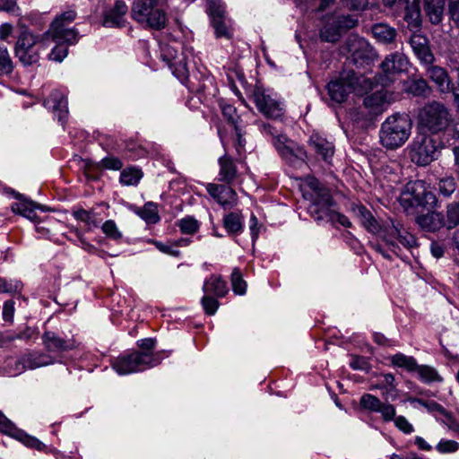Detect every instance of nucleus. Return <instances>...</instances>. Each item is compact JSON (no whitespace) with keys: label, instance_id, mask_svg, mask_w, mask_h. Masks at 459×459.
Segmentation results:
<instances>
[{"label":"nucleus","instance_id":"1","mask_svg":"<svg viewBox=\"0 0 459 459\" xmlns=\"http://www.w3.org/2000/svg\"><path fill=\"white\" fill-rule=\"evenodd\" d=\"M303 197L309 201L307 212L315 221L330 222L333 227L337 225L351 227L350 220L345 215L333 210L334 202L330 190L316 178H306Z\"/></svg>","mask_w":459,"mask_h":459},{"label":"nucleus","instance_id":"2","mask_svg":"<svg viewBox=\"0 0 459 459\" xmlns=\"http://www.w3.org/2000/svg\"><path fill=\"white\" fill-rule=\"evenodd\" d=\"M411 130V121L407 114L390 116L381 126V143L388 149H396L408 140Z\"/></svg>","mask_w":459,"mask_h":459},{"label":"nucleus","instance_id":"3","mask_svg":"<svg viewBox=\"0 0 459 459\" xmlns=\"http://www.w3.org/2000/svg\"><path fill=\"white\" fill-rule=\"evenodd\" d=\"M44 35L32 33L22 29L14 45V56L24 66L37 64L40 59V51L45 49Z\"/></svg>","mask_w":459,"mask_h":459},{"label":"nucleus","instance_id":"4","mask_svg":"<svg viewBox=\"0 0 459 459\" xmlns=\"http://www.w3.org/2000/svg\"><path fill=\"white\" fill-rule=\"evenodd\" d=\"M453 122V116L448 108L433 100L427 103L419 112V125L431 134L446 131Z\"/></svg>","mask_w":459,"mask_h":459},{"label":"nucleus","instance_id":"5","mask_svg":"<svg viewBox=\"0 0 459 459\" xmlns=\"http://www.w3.org/2000/svg\"><path fill=\"white\" fill-rule=\"evenodd\" d=\"M161 361L160 353L134 352L117 357L112 361V368L119 375H127L155 367Z\"/></svg>","mask_w":459,"mask_h":459},{"label":"nucleus","instance_id":"6","mask_svg":"<svg viewBox=\"0 0 459 459\" xmlns=\"http://www.w3.org/2000/svg\"><path fill=\"white\" fill-rule=\"evenodd\" d=\"M131 16L143 26L161 30L166 25V14L158 7L156 0H134Z\"/></svg>","mask_w":459,"mask_h":459},{"label":"nucleus","instance_id":"7","mask_svg":"<svg viewBox=\"0 0 459 459\" xmlns=\"http://www.w3.org/2000/svg\"><path fill=\"white\" fill-rule=\"evenodd\" d=\"M442 147L441 142L433 136L418 134L411 144V159L419 166H427L438 158Z\"/></svg>","mask_w":459,"mask_h":459},{"label":"nucleus","instance_id":"8","mask_svg":"<svg viewBox=\"0 0 459 459\" xmlns=\"http://www.w3.org/2000/svg\"><path fill=\"white\" fill-rule=\"evenodd\" d=\"M436 202V195L426 190L422 180L407 183L400 196V204L406 211L412 207L431 206Z\"/></svg>","mask_w":459,"mask_h":459},{"label":"nucleus","instance_id":"9","mask_svg":"<svg viewBox=\"0 0 459 459\" xmlns=\"http://www.w3.org/2000/svg\"><path fill=\"white\" fill-rule=\"evenodd\" d=\"M75 17L76 13L74 10L64 12L54 20L44 36L46 39L51 38L54 42L75 44L78 39V32L74 28L69 27Z\"/></svg>","mask_w":459,"mask_h":459},{"label":"nucleus","instance_id":"10","mask_svg":"<svg viewBox=\"0 0 459 459\" xmlns=\"http://www.w3.org/2000/svg\"><path fill=\"white\" fill-rule=\"evenodd\" d=\"M273 143L280 155L290 165L295 167L305 165V159L307 157L305 150L290 140L286 135L277 134Z\"/></svg>","mask_w":459,"mask_h":459},{"label":"nucleus","instance_id":"11","mask_svg":"<svg viewBox=\"0 0 459 459\" xmlns=\"http://www.w3.org/2000/svg\"><path fill=\"white\" fill-rule=\"evenodd\" d=\"M358 23L351 15H339L327 20L320 30V38L323 41L336 42L342 33L354 28Z\"/></svg>","mask_w":459,"mask_h":459},{"label":"nucleus","instance_id":"12","mask_svg":"<svg viewBox=\"0 0 459 459\" xmlns=\"http://www.w3.org/2000/svg\"><path fill=\"white\" fill-rule=\"evenodd\" d=\"M361 83L360 79L352 74H347L335 81H332L327 84V91L331 100L342 103L347 100L351 92H357V84Z\"/></svg>","mask_w":459,"mask_h":459},{"label":"nucleus","instance_id":"13","mask_svg":"<svg viewBox=\"0 0 459 459\" xmlns=\"http://www.w3.org/2000/svg\"><path fill=\"white\" fill-rule=\"evenodd\" d=\"M254 102L258 110L270 118H280L283 115V105L273 94L255 89L253 94Z\"/></svg>","mask_w":459,"mask_h":459},{"label":"nucleus","instance_id":"14","mask_svg":"<svg viewBox=\"0 0 459 459\" xmlns=\"http://www.w3.org/2000/svg\"><path fill=\"white\" fill-rule=\"evenodd\" d=\"M426 74L433 82L441 93H452L455 102V93H459V88L452 83L447 71L438 65H426Z\"/></svg>","mask_w":459,"mask_h":459},{"label":"nucleus","instance_id":"15","mask_svg":"<svg viewBox=\"0 0 459 459\" xmlns=\"http://www.w3.org/2000/svg\"><path fill=\"white\" fill-rule=\"evenodd\" d=\"M390 100L385 91H377L367 95L363 100V108L371 118L382 114L388 107Z\"/></svg>","mask_w":459,"mask_h":459},{"label":"nucleus","instance_id":"16","mask_svg":"<svg viewBox=\"0 0 459 459\" xmlns=\"http://www.w3.org/2000/svg\"><path fill=\"white\" fill-rule=\"evenodd\" d=\"M108 209V204L106 203H100L91 211L82 208H78L73 211V215L77 221H81L89 227H98L103 221V214Z\"/></svg>","mask_w":459,"mask_h":459},{"label":"nucleus","instance_id":"17","mask_svg":"<svg viewBox=\"0 0 459 459\" xmlns=\"http://www.w3.org/2000/svg\"><path fill=\"white\" fill-rule=\"evenodd\" d=\"M206 190L214 200L224 207H231L237 202V194L228 184L217 185L209 183L206 185Z\"/></svg>","mask_w":459,"mask_h":459},{"label":"nucleus","instance_id":"18","mask_svg":"<svg viewBox=\"0 0 459 459\" xmlns=\"http://www.w3.org/2000/svg\"><path fill=\"white\" fill-rule=\"evenodd\" d=\"M127 11L128 7L124 1H116L114 6L104 13L103 25L108 28L124 27Z\"/></svg>","mask_w":459,"mask_h":459},{"label":"nucleus","instance_id":"19","mask_svg":"<svg viewBox=\"0 0 459 459\" xmlns=\"http://www.w3.org/2000/svg\"><path fill=\"white\" fill-rule=\"evenodd\" d=\"M410 44L413 53L422 65H431L435 56L430 50L429 42L427 37L421 34H413L410 39Z\"/></svg>","mask_w":459,"mask_h":459},{"label":"nucleus","instance_id":"20","mask_svg":"<svg viewBox=\"0 0 459 459\" xmlns=\"http://www.w3.org/2000/svg\"><path fill=\"white\" fill-rule=\"evenodd\" d=\"M16 198L19 200V202L12 205V210L14 212L22 215L23 217L27 218L31 221L39 222L40 220L37 214V210L45 212L47 211V208L42 205L37 204L32 201H29L25 198H22V195L21 194H18L16 195Z\"/></svg>","mask_w":459,"mask_h":459},{"label":"nucleus","instance_id":"21","mask_svg":"<svg viewBox=\"0 0 459 459\" xmlns=\"http://www.w3.org/2000/svg\"><path fill=\"white\" fill-rule=\"evenodd\" d=\"M408 65L407 57L403 53L395 52L385 56L381 68L385 74H394L405 72Z\"/></svg>","mask_w":459,"mask_h":459},{"label":"nucleus","instance_id":"22","mask_svg":"<svg viewBox=\"0 0 459 459\" xmlns=\"http://www.w3.org/2000/svg\"><path fill=\"white\" fill-rule=\"evenodd\" d=\"M42 341L47 351L50 352H63L70 351L75 346L73 340L63 339L54 332H45Z\"/></svg>","mask_w":459,"mask_h":459},{"label":"nucleus","instance_id":"23","mask_svg":"<svg viewBox=\"0 0 459 459\" xmlns=\"http://www.w3.org/2000/svg\"><path fill=\"white\" fill-rule=\"evenodd\" d=\"M45 105L52 108L53 112L57 114L58 120L64 123L68 114V102L65 96L58 91H53L48 99L45 101Z\"/></svg>","mask_w":459,"mask_h":459},{"label":"nucleus","instance_id":"24","mask_svg":"<svg viewBox=\"0 0 459 459\" xmlns=\"http://www.w3.org/2000/svg\"><path fill=\"white\" fill-rule=\"evenodd\" d=\"M54 362L55 360L50 355L43 352L29 353L18 360V363L22 364V369H35L51 365Z\"/></svg>","mask_w":459,"mask_h":459},{"label":"nucleus","instance_id":"25","mask_svg":"<svg viewBox=\"0 0 459 459\" xmlns=\"http://www.w3.org/2000/svg\"><path fill=\"white\" fill-rule=\"evenodd\" d=\"M218 163L220 166L219 169V180L225 184H231L238 176L237 166L231 157L225 154L219 158Z\"/></svg>","mask_w":459,"mask_h":459},{"label":"nucleus","instance_id":"26","mask_svg":"<svg viewBox=\"0 0 459 459\" xmlns=\"http://www.w3.org/2000/svg\"><path fill=\"white\" fill-rule=\"evenodd\" d=\"M309 143L315 152L320 155L324 160L329 161V160L332 159L334 147L331 142L317 134H314L311 135Z\"/></svg>","mask_w":459,"mask_h":459},{"label":"nucleus","instance_id":"27","mask_svg":"<svg viewBox=\"0 0 459 459\" xmlns=\"http://www.w3.org/2000/svg\"><path fill=\"white\" fill-rule=\"evenodd\" d=\"M203 290L206 295L212 294L216 298H222L229 291L226 281L219 275L210 276L204 281Z\"/></svg>","mask_w":459,"mask_h":459},{"label":"nucleus","instance_id":"28","mask_svg":"<svg viewBox=\"0 0 459 459\" xmlns=\"http://www.w3.org/2000/svg\"><path fill=\"white\" fill-rule=\"evenodd\" d=\"M212 18V24L215 30L217 38L224 37L226 39L230 38V32L224 22V8L219 6L217 9L212 5V13H209Z\"/></svg>","mask_w":459,"mask_h":459},{"label":"nucleus","instance_id":"29","mask_svg":"<svg viewBox=\"0 0 459 459\" xmlns=\"http://www.w3.org/2000/svg\"><path fill=\"white\" fill-rule=\"evenodd\" d=\"M374 38L382 44H391L395 41L397 31L387 23L380 22L372 27Z\"/></svg>","mask_w":459,"mask_h":459},{"label":"nucleus","instance_id":"30","mask_svg":"<svg viewBox=\"0 0 459 459\" xmlns=\"http://www.w3.org/2000/svg\"><path fill=\"white\" fill-rule=\"evenodd\" d=\"M416 221L422 229L440 230L446 226L444 217L439 212H428L417 217Z\"/></svg>","mask_w":459,"mask_h":459},{"label":"nucleus","instance_id":"31","mask_svg":"<svg viewBox=\"0 0 459 459\" xmlns=\"http://www.w3.org/2000/svg\"><path fill=\"white\" fill-rule=\"evenodd\" d=\"M405 92L418 97H426L431 92V88L427 81L422 78L410 79L403 82Z\"/></svg>","mask_w":459,"mask_h":459},{"label":"nucleus","instance_id":"32","mask_svg":"<svg viewBox=\"0 0 459 459\" xmlns=\"http://www.w3.org/2000/svg\"><path fill=\"white\" fill-rule=\"evenodd\" d=\"M351 209L354 215L359 220L362 227L370 229L377 226V222L373 217L371 212L363 204L353 203L351 204Z\"/></svg>","mask_w":459,"mask_h":459},{"label":"nucleus","instance_id":"33","mask_svg":"<svg viewBox=\"0 0 459 459\" xmlns=\"http://www.w3.org/2000/svg\"><path fill=\"white\" fill-rule=\"evenodd\" d=\"M425 11L433 24L442 21L444 12V0H424Z\"/></svg>","mask_w":459,"mask_h":459},{"label":"nucleus","instance_id":"34","mask_svg":"<svg viewBox=\"0 0 459 459\" xmlns=\"http://www.w3.org/2000/svg\"><path fill=\"white\" fill-rule=\"evenodd\" d=\"M136 213L148 224H155L160 220L158 206L152 202L146 203Z\"/></svg>","mask_w":459,"mask_h":459},{"label":"nucleus","instance_id":"35","mask_svg":"<svg viewBox=\"0 0 459 459\" xmlns=\"http://www.w3.org/2000/svg\"><path fill=\"white\" fill-rule=\"evenodd\" d=\"M420 403L428 410L429 412L433 413L436 417L438 415L444 416L447 420L446 424L449 427H452L455 422V419L453 415L447 411L441 404L435 401L423 402L420 400Z\"/></svg>","mask_w":459,"mask_h":459},{"label":"nucleus","instance_id":"36","mask_svg":"<svg viewBox=\"0 0 459 459\" xmlns=\"http://www.w3.org/2000/svg\"><path fill=\"white\" fill-rule=\"evenodd\" d=\"M10 434L28 447L34 448L38 451H41L45 448V445L40 440L28 435L22 430L13 429V433L11 432Z\"/></svg>","mask_w":459,"mask_h":459},{"label":"nucleus","instance_id":"37","mask_svg":"<svg viewBox=\"0 0 459 459\" xmlns=\"http://www.w3.org/2000/svg\"><path fill=\"white\" fill-rule=\"evenodd\" d=\"M231 286L235 294L244 295L247 291V282L244 281L242 273L238 268H234L231 273Z\"/></svg>","mask_w":459,"mask_h":459},{"label":"nucleus","instance_id":"38","mask_svg":"<svg viewBox=\"0 0 459 459\" xmlns=\"http://www.w3.org/2000/svg\"><path fill=\"white\" fill-rule=\"evenodd\" d=\"M392 363L397 367L406 368L409 371L416 370L418 368L414 358L397 353L392 357Z\"/></svg>","mask_w":459,"mask_h":459},{"label":"nucleus","instance_id":"39","mask_svg":"<svg viewBox=\"0 0 459 459\" xmlns=\"http://www.w3.org/2000/svg\"><path fill=\"white\" fill-rule=\"evenodd\" d=\"M457 187L456 181L452 176H446L439 179L438 191L445 197H450Z\"/></svg>","mask_w":459,"mask_h":459},{"label":"nucleus","instance_id":"40","mask_svg":"<svg viewBox=\"0 0 459 459\" xmlns=\"http://www.w3.org/2000/svg\"><path fill=\"white\" fill-rule=\"evenodd\" d=\"M220 108L221 109L223 117L228 122L235 126H238L240 117L237 113V109L234 106L225 101L220 102Z\"/></svg>","mask_w":459,"mask_h":459},{"label":"nucleus","instance_id":"41","mask_svg":"<svg viewBox=\"0 0 459 459\" xmlns=\"http://www.w3.org/2000/svg\"><path fill=\"white\" fill-rule=\"evenodd\" d=\"M143 177V173L141 170L134 168L124 169L120 174V182L126 186H134L136 185L141 178Z\"/></svg>","mask_w":459,"mask_h":459},{"label":"nucleus","instance_id":"42","mask_svg":"<svg viewBox=\"0 0 459 459\" xmlns=\"http://www.w3.org/2000/svg\"><path fill=\"white\" fill-rule=\"evenodd\" d=\"M382 402L377 396L370 394H365L360 397V406L371 412H377Z\"/></svg>","mask_w":459,"mask_h":459},{"label":"nucleus","instance_id":"43","mask_svg":"<svg viewBox=\"0 0 459 459\" xmlns=\"http://www.w3.org/2000/svg\"><path fill=\"white\" fill-rule=\"evenodd\" d=\"M13 70V64L6 48L0 46V74H10Z\"/></svg>","mask_w":459,"mask_h":459},{"label":"nucleus","instance_id":"44","mask_svg":"<svg viewBox=\"0 0 459 459\" xmlns=\"http://www.w3.org/2000/svg\"><path fill=\"white\" fill-rule=\"evenodd\" d=\"M68 45L66 42H56V46L49 53L48 58L56 62H62L68 54Z\"/></svg>","mask_w":459,"mask_h":459},{"label":"nucleus","instance_id":"45","mask_svg":"<svg viewBox=\"0 0 459 459\" xmlns=\"http://www.w3.org/2000/svg\"><path fill=\"white\" fill-rule=\"evenodd\" d=\"M446 217L447 223H446V226L448 230L459 226V202L447 205Z\"/></svg>","mask_w":459,"mask_h":459},{"label":"nucleus","instance_id":"46","mask_svg":"<svg viewBox=\"0 0 459 459\" xmlns=\"http://www.w3.org/2000/svg\"><path fill=\"white\" fill-rule=\"evenodd\" d=\"M391 236L396 235L399 243L406 247H413L417 245L415 237L411 231H390Z\"/></svg>","mask_w":459,"mask_h":459},{"label":"nucleus","instance_id":"47","mask_svg":"<svg viewBox=\"0 0 459 459\" xmlns=\"http://www.w3.org/2000/svg\"><path fill=\"white\" fill-rule=\"evenodd\" d=\"M416 370H418L420 377L425 382L441 381V377L438 376L437 372L431 367L418 366Z\"/></svg>","mask_w":459,"mask_h":459},{"label":"nucleus","instance_id":"48","mask_svg":"<svg viewBox=\"0 0 459 459\" xmlns=\"http://www.w3.org/2000/svg\"><path fill=\"white\" fill-rule=\"evenodd\" d=\"M224 227L226 230H241V215L238 212H230L224 217Z\"/></svg>","mask_w":459,"mask_h":459},{"label":"nucleus","instance_id":"49","mask_svg":"<svg viewBox=\"0 0 459 459\" xmlns=\"http://www.w3.org/2000/svg\"><path fill=\"white\" fill-rule=\"evenodd\" d=\"M203 307L207 315H214L219 307V301L216 297H212L210 295H204L201 300Z\"/></svg>","mask_w":459,"mask_h":459},{"label":"nucleus","instance_id":"50","mask_svg":"<svg viewBox=\"0 0 459 459\" xmlns=\"http://www.w3.org/2000/svg\"><path fill=\"white\" fill-rule=\"evenodd\" d=\"M436 449L441 454L454 453L459 449V443L455 440L442 439L437 445Z\"/></svg>","mask_w":459,"mask_h":459},{"label":"nucleus","instance_id":"51","mask_svg":"<svg viewBox=\"0 0 459 459\" xmlns=\"http://www.w3.org/2000/svg\"><path fill=\"white\" fill-rule=\"evenodd\" d=\"M377 412L381 414V417L385 421H391L395 419V408L390 403H382Z\"/></svg>","mask_w":459,"mask_h":459},{"label":"nucleus","instance_id":"52","mask_svg":"<svg viewBox=\"0 0 459 459\" xmlns=\"http://www.w3.org/2000/svg\"><path fill=\"white\" fill-rule=\"evenodd\" d=\"M180 230H198L200 228L199 221L193 216H186L178 222Z\"/></svg>","mask_w":459,"mask_h":459},{"label":"nucleus","instance_id":"53","mask_svg":"<svg viewBox=\"0 0 459 459\" xmlns=\"http://www.w3.org/2000/svg\"><path fill=\"white\" fill-rule=\"evenodd\" d=\"M102 167L106 169L119 170L123 167L122 161L116 157H106L101 160Z\"/></svg>","mask_w":459,"mask_h":459},{"label":"nucleus","instance_id":"54","mask_svg":"<svg viewBox=\"0 0 459 459\" xmlns=\"http://www.w3.org/2000/svg\"><path fill=\"white\" fill-rule=\"evenodd\" d=\"M395 426L405 434H410L413 431L412 425L403 416H398L394 420Z\"/></svg>","mask_w":459,"mask_h":459},{"label":"nucleus","instance_id":"55","mask_svg":"<svg viewBox=\"0 0 459 459\" xmlns=\"http://www.w3.org/2000/svg\"><path fill=\"white\" fill-rule=\"evenodd\" d=\"M14 315V302L13 300H7L4 304L3 307V318L6 322L12 323Z\"/></svg>","mask_w":459,"mask_h":459},{"label":"nucleus","instance_id":"56","mask_svg":"<svg viewBox=\"0 0 459 459\" xmlns=\"http://www.w3.org/2000/svg\"><path fill=\"white\" fill-rule=\"evenodd\" d=\"M394 377L392 374H384L382 376V379L380 380L379 384L376 387L379 388H385L389 391H392L394 389Z\"/></svg>","mask_w":459,"mask_h":459},{"label":"nucleus","instance_id":"57","mask_svg":"<svg viewBox=\"0 0 459 459\" xmlns=\"http://www.w3.org/2000/svg\"><path fill=\"white\" fill-rule=\"evenodd\" d=\"M234 129H235V134H236V136H237V140H236V143H235V147H236V150H237L238 153H240L241 150L244 148V146L246 144V140L243 137L244 133L242 132V129L240 128L239 126H235Z\"/></svg>","mask_w":459,"mask_h":459},{"label":"nucleus","instance_id":"58","mask_svg":"<svg viewBox=\"0 0 459 459\" xmlns=\"http://www.w3.org/2000/svg\"><path fill=\"white\" fill-rule=\"evenodd\" d=\"M350 365L354 369L366 370L368 368L367 359L362 357H354Z\"/></svg>","mask_w":459,"mask_h":459},{"label":"nucleus","instance_id":"59","mask_svg":"<svg viewBox=\"0 0 459 459\" xmlns=\"http://www.w3.org/2000/svg\"><path fill=\"white\" fill-rule=\"evenodd\" d=\"M138 346L143 351V352L152 353L151 351L155 346V340L152 338L142 339L138 341Z\"/></svg>","mask_w":459,"mask_h":459},{"label":"nucleus","instance_id":"60","mask_svg":"<svg viewBox=\"0 0 459 459\" xmlns=\"http://www.w3.org/2000/svg\"><path fill=\"white\" fill-rule=\"evenodd\" d=\"M13 430L12 422L0 411V431L11 433Z\"/></svg>","mask_w":459,"mask_h":459},{"label":"nucleus","instance_id":"61","mask_svg":"<svg viewBox=\"0 0 459 459\" xmlns=\"http://www.w3.org/2000/svg\"><path fill=\"white\" fill-rule=\"evenodd\" d=\"M351 8L354 10H364L369 4V0H349Z\"/></svg>","mask_w":459,"mask_h":459},{"label":"nucleus","instance_id":"62","mask_svg":"<svg viewBox=\"0 0 459 459\" xmlns=\"http://www.w3.org/2000/svg\"><path fill=\"white\" fill-rule=\"evenodd\" d=\"M262 132L265 134L272 135L273 138V141L275 140V136H277V130L271 125V124H262Z\"/></svg>","mask_w":459,"mask_h":459},{"label":"nucleus","instance_id":"63","mask_svg":"<svg viewBox=\"0 0 459 459\" xmlns=\"http://www.w3.org/2000/svg\"><path fill=\"white\" fill-rule=\"evenodd\" d=\"M415 445L420 449L424 451H430L432 446L426 442V440L421 437H415Z\"/></svg>","mask_w":459,"mask_h":459},{"label":"nucleus","instance_id":"64","mask_svg":"<svg viewBox=\"0 0 459 459\" xmlns=\"http://www.w3.org/2000/svg\"><path fill=\"white\" fill-rule=\"evenodd\" d=\"M16 4V0H0V11H12Z\"/></svg>","mask_w":459,"mask_h":459}]
</instances>
